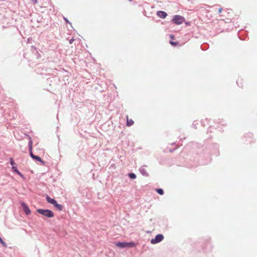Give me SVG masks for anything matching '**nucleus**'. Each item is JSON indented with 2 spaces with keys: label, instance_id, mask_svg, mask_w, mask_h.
Masks as SVG:
<instances>
[{
  "label": "nucleus",
  "instance_id": "nucleus-15",
  "mask_svg": "<svg viewBox=\"0 0 257 257\" xmlns=\"http://www.w3.org/2000/svg\"><path fill=\"white\" fill-rule=\"evenodd\" d=\"M10 164L11 165H14L15 164L13 158H10Z\"/></svg>",
  "mask_w": 257,
  "mask_h": 257
},
{
  "label": "nucleus",
  "instance_id": "nucleus-11",
  "mask_svg": "<svg viewBox=\"0 0 257 257\" xmlns=\"http://www.w3.org/2000/svg\"><path fill=\"white\" fill-rule=\"evenodd\" d=\"M29 147L30 152H31L32 150V141L31 140V139L30 140V141L29 142Z\"/></svg>",
  "mask_w": 257,
  "mask_h": 257
},
{
  "label": "nucleus",
  "instance_id": "nucleus-5",
  "mask_svg": "<svg viewBox=\"0 0 257 257\" xmlns=\"http://www.w3.org/2000/svg\"><path fill=\"white\" fill-rule=\"evenodd\" d=\"M163 239L164 236L161 234H159L157 235L155 238L152 239L151 242L152 244H156L161 242L162 240H163Z\"/></svg>",
  "mask_w": 257,
  "mask_h": 257
},
{
  "label": "nucleus",
  "instance_id": "nucleus-7",
  "mask_svg": "<svg viewBox=\"0 0 257 257\" xmlns=\"http://www.w3.org/2000/svg\"><path fill=\"white\" fill-rule=\"evenodd\" d=\"M157 15L159 17L163 19L165 18L167 16V14L166 12L161 11H158L157 13Z\"/></svg>",
  "mask_w": 257,
  "mask_h": 257
},
{
  "label": "nucleus",
  "instance_id": "nucleus-14",
  "mask_svg": "<svg viewBox=\"0 0 257 257\" xmlns=\"http://www.w3.org/2000/svg\"><path fill=\"white\" fill-rule=\"evenodd\" d=\"M12 169L13 171L16 172L17 174H18L19 172V170L17 169V168L14 166L12 167Z\"/></svg>",
  "mask_w": 257,
  "mask_h": 257
},
{
  "label": "nucleus",
  "instance_id": "nucleus-12",
  "mask_svg": "<svg viewBox=\"0 0 257 257\" xmlns=\"http://www.w3.org/2000/svg\"><path fill=\"white\" fill-rule=\"evenodd\" d=\"M128 176L131 179H136V175L135 174H134V173H130L128 174Z\"/></svg>",
  "mask_w": 257,
  "mask_h": 257
},
{
  "label": "nucleus",
  "instance_id": "nucleus-4",
  "mask_svg": "<svg viewBox=\"0 0 257 257\" xmlns=\"http://www.w3.org/2000/svg\"><path fill=\"white\" fill-rule=\"evenodd\" d=\"M46 200L49 203L54 205L55 207H56L58 209L61 210L62 209V206L61 205L57 203L56 201L53 199L50 198L49 196H47L46 197Z\"/></svg>",
  "mask_w": 257,
  "mask_h": 257
},
{
  "label": "nucleus",
  "instance_id": "nucleus-2",
  "mask_svg": "<svg viewBox=\"0 0 257 257\" xmlns=\"http://www.w3.org/2000/svg\"><path fill=\"white\" fill-rule=\"evenodd\" d=\"M115 245L117 247L120 248H124L126 247H133L136 246V244L134 242H117L115 243Z\"/></svg>",
  "mask_w": 257,
  "mask_h": 257
},
{
  "label": "nucleus",
  "instance_id": "nucleus-16",
  "mask_svg": "<svg viewBox=\"0 0 257 257\" xmlns=\"http://www.w3.org/2000/svg\"><path fill=\"white\" fill-rule=\"evenodd\" d=\"M30 152V156H31V157L32 158H34V156H35V155L32 153V151H31V152Z\"/></svg>",
  "mask_w": 257,
  "mask_h": 257
},
{
  "label": "nucleus",
  "instance_id": "nucleus-21",
  "mask_svg": "<svg viewBox=\"0 0 257 257\" xmlns=\"http://www.w3.org/2000/svg\"><path fill=\"white\" fill-rule=\"evenodd\" d=\"M73 41V39H71L70 40V43H72Z\"/></svg>",
  "mask_w": 257,
  "mask_h": 257
},
{
  "label": "nucleus",
  "instance_id": "nucleus-6",
  "mask_svg": "<svg viewBox=\"0 0 257 257\" xmlns=\"http://www.w3.org/2000/svg\"><path fill=\"white\" fill-rule=\"evenodd\" d=\"M21 207L26 214L27 215H30L31 213V211L26 204L22 202H21Z\"/></svg>",
  "mask_w": 257,
  "mask_h": 257
},
{
  "label": "nucleus",
  "instance_id": "nucleus-23",
  "mask_svg": "<svg viewBox=\"0 0 257 257\" xmlns=\"http://www.w3.org/2000/svg\"><path fill=\"white\" fill-rule=\"evenodd\" d=\"M129 2H131L132 0H128Z\"/></svg>",
  "mask_w": 257,
  "mask_h": 257
},
{
  "label": "nucleus",
  "instance_id": "nucleus-13",
  "mask_svg": "<svg viewBox=\"0 0 257 257\" xmlns=\"http://www.w3.org/2000/svg\"><path fill=\"white\" fill-rule=\"evenodd\" d=\"M170 43L171 45H172L173 46H177V45H178L179 44V43L178 42H173V41H171L170 42Z\"/></svg>",
  "mask_w": 257,
  "mask_h": 257
},
{
  "label": "nucleus",
  "instance_id": "nucleus-17",
  "mask_svg": "<svg viewBox=\"0 0 257 257\" xmlns=\"http://www.w3.org/2000/svg\"><path fill=\"white\" fill-rule=\"evenodd\" d=\"M170 38H171V39H172V40L174 39V35H171L170 36Z\"/></svg>",
  "mask_w": 257,
  "mask_h": 257
},
{
  "label": "nucleus",
  "instance_id": "nucleus-1",
  "mask_svg": "<svg viewBox=\"0 0 257 257\" xmlns=\"http://www.w3.org/2000/svg\"><path fill=\"white\" fill-rule=\"evenodd\" d=\"M37 211L43 216L48 218H52L54 216L53 212L50 210L38 209Z\"/></svg>",
  "mask_w": 257,
  "mask_h": 257
},
{
  "label": "nucleus",
  "instance_id": "nucleus-19",
  "mask_svg": "<svg viewBox=\"0 0 257 257\" xmlns=\"http://www.w3.org/2000/svg\"><path fill=\"white\" fill-rule=\"evenodd\" d=\"M18 175H19L21 177H23V175L19 172L18 173Z\"/></svg>",
  "mask_w": 257,
  "mask_h": 257
},
{
  "label": "nucleus",
  "instance_id": "nucleus-3",
  "mask_svg": "<svg viewBox=\"0 0 257 257\" xmlns=\"http://www.w3.org/2000/svg\"><path fill=\"white\" fill-rule=\"evenodd\" d=\"M184 18L180 15H175L172 19V22L176 25H181L184 23Z\"/></svg>",
  "mask_w": 257,
  "mask_h": 257
},
{
  "label": "nucleus",
  "instance_id": "nucleus-18",
  "mask_svg": "<svg viewBox=\"0 0 257 257\" xmlns=\"http://www.w3.org/2000/svg\"><path fill=\"white\" fill-rule=\"evenodd\" d=\"M222 9L221 8H220V9H219L218 10V13H220L221 12H222Z\"/></svg>",
  "mask_w": 257,
  "mask_h": 257
},
{
  "label": "nucleus",
  "instance_id": "nucleus-8",
  "mask_svg": "<svg viewBox=\"0 0 257 257\" xmlns=\"http://www.w3.org/2000/svg\"><path fill=\"white\" fill-rule=\"evenodd\" d=\"M126 118H127L126 125L128 126H130L132 125L134 123V121L131 119H128V116H126Z\"/></svg>",
  "mask_w": 257,
  "mask_h": 257
},
{
  "label": "nucleus",
  "instance_id": "nucleus-10",
  "mask_svg": "<svg viewBox=\"0 0 257 257\" xmlns=\"http://www.w3.org/2000/svg\"><path fill=\"white\" fill-rule=\"evenodd\" d=\"M156 191H157V193H158L160 195H163L164 194V191L163 190V189H157L156 190Z\"/></svg>",
  "mask_w": 257,
  "mask_h": 257
},
{
  "label": "nucleus",
  "instance_id": "nucleus-22",
  "mask_svg": "<svg viewBox=\"0 0 257 257\" xmlns=\"http://www.w3.org/2000/svg\"><path fill=\"white\" fill-rule=\"evenodd\" d=\"M64 19H65V20L66 21V22L67 23H68V22H68V21L67 20V19H66V18H64Z\"/></svg>",
  "mask_w": 257,
  "mask_h": 257
},
{
  "label": "nucleus",
  "instance_id": "nucleus-20",
  "mask_svg": "<svg viewBox=\"0 0 257 257\" xmlns=\"http://www.w3.org/2000/svg\"><path fill=\"white\" fill-rule=\"evenodd\" d=\"M31 1H33L35 4L37 3V0H31Z\"/></svg>",
  "mask_w": 257,
  "mask_h": 257
},
{
  "label": "nucleus",
  "instance_id": "nucleus-9",
  "mask_svg": "<svg viewBox=\"0 0 257 257\" xmlns=\"http://www.w3.org/2000/svg\"><path fill=\"white\" fill-rule=\"evenodd\" d=\"M33 159H35L37 161L40 162L42 163V164H44V162L41 159V158L37 156H34V158H33Z\"/></svg>",
  "mask_w": 257,
  "mask_h": 257
}]
</instances>
